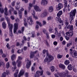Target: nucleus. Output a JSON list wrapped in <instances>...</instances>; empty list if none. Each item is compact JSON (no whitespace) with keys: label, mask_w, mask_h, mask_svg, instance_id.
Returning <instances> with one entry per match:
<instances>
[{"label":"nucleus","mask_w":77,"mask_h":77,"mask_svg":"<svg viewBox=\"0 0 77 77\" xmlns=\"http://www.w3.org/2000/svg\"><path fill=\"white\" fill-rule=\"evenodd\" d=\"M58 28L59 29H62V26H61V24H59L58 25Z\"/></svg>","instance_id":"obj_56"},{"label":"nucleus","mask_w":77,"mask_h":77,"mask_svg":"<svg viewBox=\"0 0 77 77\" xmlns=\"http://www.w3.org/2000/svg\"><path fill=\"white\" fill-rule=\"evenodd\" d=\"M6 46L8 49H10V47L9 46V44L7 43Z\"/></svg>","instance_id":"obj_59"},{"label":"nucleus","mask_w":77,"mask_h":77,"mask_svg":"<svg viewBox=\"0 0 77 77\" xmlns=\"http://www.w3.org/2000/svg\"><path fill=\"white\" fill-rule=\"evenodd\" d=\"M53 44L54 45H57V42L56 41H55L54 42Z\"/></svg>","instance_id":"obj_64"},{"label":"nucleus","mask_w":77,"mask_h":77,"mask_svg":"<svg viewBox=\"0 0 77 77\" xmlns=\"http://www.w3.org/2000/svg\"><path fill=\"white\" fill-rule=\"evenodd\" d=\"M46 53V57L44 61L45 62H51L53 59H54V57L53 56H51L50 54H48V51H46L45 50H44L43 51V53L44 54Z\"/></svg>","instance_id":"obj_1"},{"label":"nucleus","mask_w":77,"mask_h":77,"mask_svg":"<svg viewBox=\"0 0 77 77\" xmlns=\"http://www.w3.org/2000/svg\"><path fill=\"white\" fill-rule=\"evenodd\" d=\"M57 57L58 59H61L62 57V55H60L59 54H58L57 56Z\"/></svg>","instance_id":"obj_44"},{"label":"nucleus","mask_w":77,"mask_h":77,"mask_svg":"<svg viewBox=\"0 0 77 77\" xmlns=\"http://www.w3.org/2000/svg\"><path fill=\"white\" fill-rule=\"evenodd\" d=\"M43 32L46 35L47 34V31H46V30H45V29H43Z\"/></svg>","instance_id":"obj_53"},{"label":"nucleus","mask_w":77,"mask_h":77,"mask_svg":"<svg viewBox=\"0 0 77 77\" xmlns=\"http://www.w3.org/2000/svg\"><path fill=\"white\" fill-rule=\"evenodd\" d=\"M10 18H11V20H14V19H15L14 16H11Z\"/></svg>","instance_id":"obj_60"},{"label":"nucleus","mask_w":77,"mask_h":77,"mask_svg":"<svg viewBox=\"0 0 77 77\" xmlns=\"http://www.w3.org/2000/svg\"><path fill=\"white\" fill-rule=\"evenodd\" d=\"M32 12H33V13H32V14L33 15L34 18V19H35V20H38V17L36 16H35V11H34V10H33V11L32 10Z\"/></svg>","instance_id":"obj_23"},{"label":"nucleus","mask_w":77,"mask_h":77,"mask_svg":"<svg viewBox=\"0 0 77 77\" xmlns=\"http://www.w3.org/2000/svg\"><path fill=\"white\" fill-rule=\"evenodd\" d=\"M73 31H72L70 32H69V36H72L73 35Z\"/></svg>","instance_id":"obj_34"},{"label":"nucleus","mask_w":77,"mask_h":77,"mask_svg":"<svg viewBox=\"0 0 77 77\" xmlns=\"http://www.w3.org/2000/svg\"><path fill=\"white\" fill-rule=\"evenodd\" d=\"M76 13V9H74L71 11L69 13V17L70 18H69V21H70V24H72V23L74 21V17Z\"/></svg>","instance_id":"obj_2"},{"label":"nucleus","mask_w":77,"mask_h":77,"mask_svg":"<svg viewBox=\"0 0 77 77\" xmlns=\"http://www.w3.org/2000/svg\"><path fill=\"white\" fill-rule=\"evenodd\" d=\"M14 15H17V12L15 10L14 11Z\"/></svg>","instance_id":"obj_63"},{"label":"nucleus","mask_w":77,"mask_h":77,"mask_svg":"<svg viewBox=\"0 0 77 77\" xmlns=\"http://www.w3.org/2000/svg\"><path fill=\"white\" fill-rule=\"evenodd\" d=\"M59 67L60 68H61L62 69H65V66L63 64H60L59 65Z\"/></svg>","instance_id":"obj_20"},{"label":"nucleus","mask_w":77,"mask_h":77,"mask_svg":"<svg viewBox=\"0 0 77 77\" xmlns=\"http://www.w3.org/2000/svg\"><path fill=\"white\" fill-rule=\"evenodd\" d=\"M2 26L3 29H5L6 27V24L5 22H3L2 23Z\"/></svg>","instance_id":"obj_25"},{"label":"nucleus","mask_w":77,"mask_h":77,"mask_svg":"<svg viewBox=\"0 0 77 77\" xmlns=\"http://www.w3.org/2000/svg\"><path fill=\"white\" fill-rule=\"evenodd\" d=\"M55 20L57 21H58L59 22L60 21V23H61L62 22L60 21H61V19L60 18V17H57L55 18Z\"/></svg>","instance_id":"obj_26"},{"label":"nucleus","mask_w":77,"mask_h":77,"mask_svg":"<svg viewBox=\"0 0 77 77\" xmlns=\"http://www.w3.org/2000/svg\"><path fill=\"white\" fill-rule=\"evenodd\" d=\"M49 31L50 33H53V32H54V30L53 29L51 28V27H50L49 28Z\"/></svg>","instance_id":"obj_35"},{"label":"nucleus","mask_w":77,"mask_h":77,"mask_svg":"<svg viewBox=\"0 0 77 77\" xmlns=\"http://www.w3.org/2000/svg\"><path fill=\"white\" fill-rule=\"evenodd\" d=\"M67 69H68L69 70H71L72 69H73V67L71 64H69L67 66Z\"/></svg>","instance_id":"obj_22"},{"label":"nucleus","mask_w":77,"mask_h":77,"mask_svg":"<svg viewBox=\"0 0 77 77\" xmlns=\"http://www.w3.org/2000/svg\"><path fill=\"white\" fill-rule=\"evenodd\" d=\"M43 74V70H42V71L40 72L39 71H37L36 72V74L34 75V77H39V75H42Z\"/></svg>","instance_id":"obj_4"},{"label":"nucleus","mask_w":77,"mask_h":77,"mask_svg":"<svg viewBox=\"0 0 77 77\" xmlns=\"http://www.w3.org/2000/svg\"><path fill=\"white\" fill-rule=\"evenodd\" d=\"M63 12H62V11H59L58 13L57 14V16L58 17H60L61 15H62V14Z\"/></svg>","instance_id":"obj_24"},{"label":"nucleus","mask_w":77,"mask_h":77,"mask_svg":"<svg viewBox=\"0 0 77 77\" xmlns=\"http://www.w3.org/2000/svg\"><path fill=\"white\" fill-rule=\"evenodd\" d=\"M34 9H35V11L37 12H40V11H41V10H40V8L38 6L35 5V6H34Z\"/></svg>","instance_id":"obj_17"},{"label":"nucleus","mask_w":77,"mask_h":77,"mask_svg":"<svg viewBox=\"0 0 77 77\" xmlns=\"http://www.w3.org/2000/svg\"><path fill=\"white\" fill-rule=\"evenodd\" d=\"M17 63H18L17 66L18 67H20L21 66V61L17 62Z\"/></svg>","instance_id":"obj_38"},{"label":"nucleus","mask_w":77,"mask_h":77,"mask_svg":"<svg viewBox=\"0 0 77 77\" xmlns=\"http://www.w3.org/2000/svg\"><path fill=\"white\" fill-rule=\"evenodd\" d=\"M8 15H5V18L6 19V20L8 22V26H11V25H12V24H11L10 23V19L9 18H8Z\"/></svg>","instance_id":"obj_10"},{"label":"nucleus","mask_w":77,"mask_h":77,"mask_svg":"<svg viewBox=\"0 0 77 77\" xmlns=\"http://www.w3.org/2000/svg\"><path fill=\"white\" fill-rule=\"evenodd\" d=\"M4 10L5 11L4 12L5 15H9V13L8 12V8L5 7L4 9Z\"/></svg>","instance_id":"obj_21"},{"label":"nucleus","mask_w":77,"mask_h":77,"mask_svg":"<svg viewBox=\"0 0 77 77\" xmlns=\"http://www.w3.org/2000/svg\"><path fill=\"white\" fill-rule=\"evenodd\" d=\"M63 3L64 5H66V4H68V2L66 0H63Z\"/></svg>","instance_id":"obj_48"},{"label":"nucleus","mask_w":77,"mask_h":77,"mask_svg":"<svg viewBox=\"0 0 77 77\" xmlns=\"http://www.w3.org/2000/svg\"><path fill=\"white\" fill-rule=\"evenodd\" d=\"M71 45H72V43L70 42L69 43H68L67 44V47H68L69 46H71Z\"/></svg>","instance_id":"obj_50"},{"label":"nucleus","mask_w":77,"mask_h":77,"mask_svg":"<svg viewBox=\"0 0 77 77\" xmlns=\"http://www.w3.org/2000/svg\"><path fill=\"white\" fill-rule=\"evenodd\" d=\"M73 56H77V52L75 51H74L73 52Z\"/></svg>","instance_id":"obj_39"},{"label":"nucleus","mask_w":77,"mask_h":77,"mask_svg":"<svg viewBox=\"0 0 77 77\" xmlns=\"http://www.w3.org/2000/svg\"><path fill=\"white\" fill-rule=\"evenodd\" d=\"M36 23L37 24H38L39 26H42V24H41V22H39L38 21H37L36 22Z\"/></svg>","instance_id":"obj_46"},{"label":"nucleus","mask_w":77,"mask_h":77,"mask_svg":"<svg viewBox=\"0 0 77 77\" xmlns=\"http://www.w3.org/2000/svg\"><path fill=\"white\" fill-rule=\"evenodd\" d=\"M10 74V73L9 70H6V73L5 72H4L3 74L2 75V77H5L6 76V74L8 75V74Z\"/></svg>","instance_id":"obj_12"},{"label":"nucleus","mask_w":77,"mask_h":77,"mask_svg":"<svg viewBox=\"0 0 77 77\" xmlns=\"http://www.w3.org/2000/svg\"><path fill=\"white\" fill-rule=\"evenodd\" d=\"M69 74V72L68 70H66L65 72H64L62 74V76H64L66 77H72V75H68Z\"/></svg>","instance_id":"obj_3"},{"label":"nucleus","mask_w":77,"mask_h":77,"mask_svg":"<svg viewBox=\"0 0 77 77\" xmlns=\"http://www.w3.org/2000/svg\"><path fill=\"white\" fill-rule=\"evenodd\" d=\"M24 71L23 70H22L20 71L19 74L18 75V77H20L21 75H24Z\"/></svg>","instance_id":"obj_18"},{"label":"nucleus","mask_w":77,"mask_h":77,"mask_svg":"<svg viewBox=\"0 0 77 77\" xmlns=\"http://www.w3.org/2000/svg\"><path fill=\"white\" fill-rule=\"evenodd\" d=\"M65 24L66 27L64 28V29H66L67 27H68V26H69V22H68V20L66 19L65 20Z\"/></svg>","instance_id":"obj_11"},{"label":"nucleus","mask_w":77,"mask_h":77,"mask_svg":"<svg viewBox=\"0 0 77 77\" xmlns=\"http://www.w3.org/2000/svg\"><path fill=\"white\" fill-rule=\"evenodd\" d=\"M27 19V20H30V22L29 23V25H32L33 24V20H32L31 17H28Z\"/></svg>","instance_id":"obj_15"},{"label":"nucleus","mask_w":77,"mask_h":77,"mask_svg":"<svg viewBox=\"0 0 77 77\" xmlns=\"http://www.w3.org/2000/svg\"><path fill=\"white\" fill-rule=\"evenodd\" d=\"M11 5L12 6H14V5H15V1H13L11 3Z\"/></svg>","instance_id":"obj_62"},{"label":"nucleus","mask_w":77,"mask_h":77,"mask_svg":"<svg viewBox=\"0 0 77 77\" xmlns=\"http://www.w3.org/2000/svg\"><path fill=\"white\" fill-rule=\"evenodd\" d=\"M16 63L15 61H13L12 62V65L14 67H16Z\"/></svg>","instance_id":"obj_37"},{"label":"nucleus","mask_w":77,"mask_h":77,"mask_svg":"<svg viewBox=\"0 0 77 77\" xmlns=\"http://www.w3.org/2000/svg\"><path fill=\"white\" fill-rule=\"evenodd\" d=\"M24 27H22V29H21V32H22V33H23V32H24Z\"/></svg>","instance_id":"obj_52"},{"label":"nucleus","mask_w":77,"mask_h":77,"mask_svg":"<svg viewBox=\"0 0 77 77\" xmlns=\"http://www.w3.org/2000/svg\"><path fill=\"white\" fill-rule=\"evenodd\" d=\"M53 18L51 17V16H49L48 17L47 20L48 21H49L50 20H52Z\"/></svg>","instance_id":"obj_41"},{"label":"nucleus","mask_w":77,"mask_h":77,"mask_svg":"<svg viewBox=\"0 0 77 77\" xmlns=\"http://www.w3.org/2000/svg\"><path fill=\"white\" fill-rule=\"evenodd\" d=\"M25 75L26 77H28L29 76V73L27 72L25 73Z\"/></svg>","instance_id":"obj_55"},{"label":"nucleus","mask_w":77,"mask_h":77,"mask_svg":"<svg viewBox=\"0 0 77 77\" xmlns=\"http://www.w3.org/2000/svg\"><path fill=\"white\" fill-rule=\"evenodd\" d=\"M68 29H70V30L72 31L73 30V29H74V27L73 26V25H69V26H68V27L66 29V30H67Z\"/></svg>","instance_id":"obj_19"},{"label":"nucleus","mask_w":77,"mask_h":77,"mask_svg":"<svg viewBox=\"0 0 77 77\" xmlns=\"http://www.w3.org/2000/svg\"><path fill=\"white\" fill-rule=\"evenodd\" d=\"M51 38H53V39H54V38H56V35H51Z\"/></svg>","instance_id":"obj_58"},{"label":"nucleus","mask_w":77,"mask_h":77,"mask_svg":"<svg viewBox=\"0 0 77 77\" xmlns=\"http://www.w3.org/2000/svg\"><path fill=\"white\" fill-rule=\"evenodd\" d=\"M63 8V5L61 3H59L58 5V6H57L56 10L57 11H59V10H60L62 8Z\"/></svg>","instance_id":"obj_5"},{"label":"nucleus","mask_w":77,"mask_h":77,"mask_svg":"<svg viewBox=\"0 0 77 77\" xmlns=\"http://www.w3.org/2000/svg\"><path fill=\"white\" fill-rule=\"evenodd\" d=\"M26 62L27 63L26 66L27 68H29L30 66L31 65V61L29 60V59L26 58Z\"/></svg>","instance_id":"obj_6"},{"label":"nucleus","mask_w":77,"mask_h":77,"mask_svg":"<svg viewBox=\"0 0 77 77\" xmlns=\"http://www.w3.org/2000/svg\"><path fill=\"white\" fill-rule=\"evenodd\" d=\"M15 58V55H13L11 57V60H14V59Z\"/></svg>","instance_id":"obj_42"},{"label":"nucleus","mask_w":77,"mask_h":77,"mask_svg":"<svg viewBox=\"0 0 77 77\" xmlns=\"http://www.w3.org/2000/svg\"><path fill=\"white\" fill-rule=\"evenodd\" d=\"M46 74L47 75H50V74H51V73H50V72L48 71H47L46 72Z\"/></svg>","instance_id":"obj_57"},{"label":"nucleus","mask_w":77,"mask_h":77,"mask_svg":"<svg viewBox=\"0 0 77 77\" xmlns=\"http://www.w3.org/2000/svg\"><path fill=\"white\" fill-rule=\"evenodd\" d=\"M8 27L10 29V32H9V35L11 36H12V27L13 25H11L9 26H8Z\"/></svg>","instance_id":"obj_9"},{"label":"nucleus","mask_w":77,"mask_h":77,"mask_svg":"<svg viewBox=\"0 0 77 77\" xmlns=\"http://www.w3.org/2000/svg\"><path fill=\"white\" fill-rule=\"evenodd\" d=\"M22 60V57L20 56H19L18 57V59L17 60V62H21V60Z\"/></svg>","instance_id":"obj_33"},{"label":"nucleus","mask_w":77,"mask_h":77,"mask_svg":"<svg viewBox=\"0 0 77 77\" xmlns=\"http://www.w3.org/2000/svg\"><path fill=\"white\" fill-rule=\"evenodd\" d=\"M46 16H47V12L46 11L43 13L41 15V18H45Z\"/></svg>","instance_id":"obj_14"},{"label":"nucleus","mask_w":77,"mask_h":77,"mask_svg":"<svg viewBox=\"0 0 77 77\" xmlns=\"http://www.w3.org/2000/svg\"><path fill=\"white\" fill-rule=\"evenodd\" d=\"M18 13L19 14V16L20 18H22V12L19 10Z\"/></svg>","instance_id":"obj_30"},{"label":"nucleus","mask_w":77,"mask_h":77,"mask_svg":"<svg viewBox=\"0 0 77 77\" xmlns=\"http://www.w3.org/2000/svg\"><path fill=\"white\" fill-rule=\"evenodd\" d=\"M24 25L26 27H27V23L26 22V19L24 18Z\"/></svg>","instance_id":"obj_32"},{"label":"nucleus","mask_w":77,"mask_h":77,"mask_svg":"<svg viewBox=\"0 0 77 77\" xmlns=\"http://www.w3.org/2000/svg\"><path fill=\"white\" fill-rule=\"evenodd\" d=\"M77 0H75V4H74V5H75V7H77Z\"/></svg>","instance_id":"obj_51"},{"label":"nucleus","mask_w":77,"mask_h":77,"mask_svg":"<svg viewBox=\"0 0 77 77\" xmlns=\"http://www.w3.org/2000/svg\"><path fill=\"white\" fill-rule=\"evenodd\" d=\"M61 35H62V31H60L59 33H58L57 36L59 37V36H61Z\"/></svg>","instance_id":"obj_40"},{"label":"nucleus","mask_w":77,"mask_h":77,"mask_svg":"<svg viewBox=\"0 0 77 77\" xmlns=\"http://www.w3.org/2000/svg\"><path fill=\"white\" fill-rule=\"evenodd\" d=\"M44 42L48 46L49 45L48 44V41L47 40H45L44 41Z\"/></svg>","instance_id":"obj_43"},{"label":"nucleus","mask_w":77,"mask_h":77,"mask_svg":"<svg viewBox=\"0 0 77 77\" xmlns=\"http://www.w3.org/2000/svg\"><path fill=\"white\" fill-rule=\"evenodd\" d=\"M47 38V39H49L50 37H49V35H48V33H47L46 34Z\"/></svg>","instance_id":"obj_61"},{"label":"nucleus","mask_w":77,"mask_h":77,"mask_svg":"<svg viewBox=\"0 0 77 77\" xmlns=\"http://www.w3.org/2000/svg\"><path fill=\"white\" fill-rule=\"evenodd\" d=\"M50 69L51 70V71L53 72L54 71V70L55 69L54 68V66H51L50 68Z\"/></svg>","instance_id":"obj_28"},{"label":"nucleus","mask_w":77,"mask_h":77,"mask_svg":"<svg viewBox=\"0 0 77 77\" xmlns=\"http://www.w3.org/2000/svg\"><path fill=\"white\" fill-rule=\"evenodd\" d=\"M48 3L47 0H42L41 2V4L43 6H45Z\"/></svg>","instance_id":"obj_13"},{"label":"nucleus","mask_w":77,"mask_h":77,"mask_svg":"<svg viewBox=\"0 0 77 77\" xmlns=\"http://www.w3.org/2000/svg\"><path fill=\"white\" fill-rule=\"evenodd\" d=\"M8 8L10 9L9 10V12H8V14L9 15H11L12 14V11L13 12L14 11V8L11 5H9L8 6Z\"/></svg>","instance_id":"obj_7"},{"label":"nucleus","mask_w":77,"mask_h":77,"mask_svg":"<svg viewBox=\"0 0 77 77\" xmlns=\"http://www.w3.org/2000/svg\"><path fill=\"white\" fill-rule=\"evenodd\" d=\"M65 38H66V40H67V41H68V40H69V39L70 38H69V37H68V36L67 35V36H66Z\"/></svg>","instance_id":"obj_54"},{"label":"nucleus","mask_w":77,"mask_h":77,"mask_svg":"<svg viewBox=\"0 0 77 77\" xmlns=\"http://www.w3.org/2000/svg\"><path fill=\"white\" fill-rule=\"evenodd\" d=\"M10 66V64H9V62H8L6 64V67L7 68H9Z\"/></svg>","instance_id":"obj_36"},{"label":"nucleus","mask_w":77,"mask_h":77,"mask_svg":"<svg viewBox=\"0 0 77 77\" xmlns=\"http://www.w3.org/2000/svg\"><path fill=\"white\" fill-rule=\"evenodd\" d=\"M16 45L17 47L18 46H21V45H22V44H20L19 42H17L16 43Z\"/></svg>","instance_id":"obj_45"},{"label":"nucleus","mask_w":77,"mask_h":77,"mask_svg":"<svg viewBox=\"0 0 77 77\" xmlns=\"http://www.w3.org/2000/svg\"><path fill=\"white\" fill-rule=\"evenodd\" d=\"M20 5H17V6L16 7L15 9H17L18 10V9H20Z\"/></svg>","instance_id":"obj_49"},{"label":"nucleus","mask_w":77,"mask_h":77,"mask_svg":"<svg viewBox=\"0 0 77 77\" xmlns=\"http://www.w3.org/2000/svg\"><path fill=\"white\" fill-rule=\"evenodd\" d=\"M64 64L66 65H68L69 64V63H70V62H69V61L68 60H66L64 61Z\"/></svg>","instance_id":"obj_27"},{"label":"nucleus","mask_w":77,"mask_h":77,"mask_svg":"<svg viewBox=\"0 0 77 77\" xmlns=\"http://www.w3.org/2000/svg\"><path fill=\"white\" fill-rule=\"evenodd\" d=\"M17 52L18 53H19V54L21 53L22 52H23V49H22L21 50H18Z\"/></svg>","instance_id":"obj_47"},{"label":"nucleus","mask_w":77,"mask_h":77,"mask_svg":"<svg viewBox=\"0 0 77 77\" xmlns=\"http://www.w3.org/2000/svg\"><path fill=\"white\" fill-rule=\"evenodd\" d=\"M37 51L34 52H31L29 55V57L31 59H33L35 56V54L36 53Z\"/></svg>","instance_id":"obj_8"},{"label":"nucleus","mask_w":77,"mask_h":77,"mask_svg":"<svg viewBox=\"0 0 77 77\" xmlns=\"http://www.w3.org/2000/svg\"><path fill=\"white\" fill-rule=\"evenodd\" d=\"M14 25V33H15L17 32V30L18 29V24L15 23Z\"/></svg>","instance_id":"obj_16"},{"label":"nucleus","mask_w":77,"mask_h":77,"mask_svg":"<svg viewBox=\"0 0 77 77\" xmlns=\"http://www.w3.org/2000/svg\"><path fill=\"white\" fill-rule=\"evenodd\" d=\"M48 11L50 12H51L53 11V8L52 7H49Z\"/></svg>","instance_id":"obj_29"},{"label":"nucleus","mask_w":77,"mask_h":77,"mask_svg":"<svg viewBox=\"0 0 77 77\" xmlns=\"http://www.w3.org/2000/svg\"><path fill=\"white\" fill-rule=\"evenodd\" d=\"M29 7H28V8L29 9V10H30L31 9V8L33 7V4H31V3H29Z\"/></svg>","instance_id":"obj_31"}]
</instances>
